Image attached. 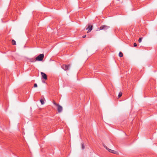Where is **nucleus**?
<instances>
[{
    "label": "nucleus",
    "instance_id": "11",
    "mask_svg": "<svg viewBox=\"0 0 157 157\" xmlns=\"http://www.w3.org/2000/svg\"><path fill=\"white\" fill-rule=\"evenodd\" d=\"M12 43L13 45L16 44V41L13 40L12 41Z\"/></svg>",
    "mask_w": 157,
    "mask_h": 157
},
{
    "label": "nucleus",
    "instance_id": "2",
    "mask_svg": "<svg viewBox=\"0 0 157 157\" xmlns=\"http://www.w3.org/2000/svg\"><path fill=\"white\" fill-rule=\"evenodd\" d=\"M71 65L69 64L68 65L63 64L62 66V68L65 71H66L70 67Z\"/></svg>",
    "mask_w": 157,
    "mask_h": 157
},
{
    "label": "nucleus",
    "instance_id": "13",
    "mask_svg": "<svg viewBox=\"0 0 157 157\" xmlns=\"http://www.w3.org/2000/svg\"><path fill=\"white\" fill-rule=\"evenodd\" d=\"M82 149H84L85 148V147L83 143H82Z\"/></svg>",
    "mask_w": 157,
    "mask_h": 157
},
{
    "label": "nucleus",
    "instance_id": "7",
    "mask_svg": "<svg viewBox=\"0 0 157 157\" xmlns=\"http://www.w3.org/2000/svg\"><path fill=\"white\" fill-rule=\"evenodd\" d=\"M109 150L108 151L111 152V153H113V154H117V152L115 151H114V150H111V149H109Z\"/></svg>",
    "mask_w": 157,
    "mask_h": 157
},
{
    "label": "nucleus",
    "instance_id": "3",
    "mask_svg": "<svg viewBox=\"0 0 157 157\" xmlns=\"http://www.w3.org/2000/svg\"><path fill=\"white\" fill-rule=\"evenodd\" d=\"M109 28V27L105 25H101L99 28L100 30H106Z\"/></svg>",
    "mask_w": 157,
    "mask_h": 157
},
{
    "label": "nucleus",
    "instance_id": "5",
    "mask_svg": "<svg viewBox=\"0 0 157 157\" xmlns=\"http://www.w3.org/2000/svg\"><path fill=\"white\" fill-rule=\"evenodd\" d=\"M41 74L42 75V78H43L45 80L47 79V75L45 73H44L43 72H41Z\"/></svg>",
    "mask_w": 157,
    "mask_h": 157
},
{
    "label": "nucleus",
    "instance_id": "4",
    "mask_svg": "<svg viewBox=\"0 0 157 157\" xmlns=\"http://www.w3.org/2000/svg\"><path fill=\"white\" fill-rule=\"evenodd\" d=\"M92 25H88V27L86 29V30H88L87 33L90 32L92 29Z\"/></svg>",
    "mask_w": 157,
    "mask_h": 157
},
{
    "label": "nucleus",
    "instance_id": "1",
    "mask_svg": "<svg viewBox=\"0 0 157 157\" xmlns=\"http://www.w3.org/2000/svg\"><path fill=\"white\" fill-rule=\"evenodd\" d=\"M44 58V55L43 54H40L35 59L36 60L34 61H41L43 60Z\"/></svg>",
    "mask_w": 157,
    "mask_h": 157
},
{
    "label": "nucleus",
    "instance_id": "9",
    "mask_svg": "<svg viewBox=\"0 0 157 157\" xmlns=\"http://www.w3.org/2000/svg\"><path fill=\"white\" fill-rule=\"evenodd\" d=\"M122 94L121 92H119V94H118V98H120L122 96Z\"/></svg>",
    "mask_w": 157,
    "mask_h": 157
},
{
    "label": "nucleus",
    "instance_id": "14",
    "mask_svg": "<svg viewBox=\"0 0 157 157\" xmlns=\"http://www.w3.org/2000/svg\"><path fill=\"white\" fill-rule=\"evenodd\" d=\"M142 39V37H140V38H139V40H138V41L139 43H140L141 42Z\"/></svg>",
    "mask_w": 157,
    "mask_h": 157
},
{
    "label": "nucleus",
    "instance_id": "12",
    "mask_svg": "<svg viewBox=\"0 0 157 157\" xmlns=\"http://www.w3.org/2000/svg\"><path fill=\"white\" fill-rule=\"evenodd\" d=\"M63 109H58V113H60L62 111Z\"/></svg>",
    "mask_w": 157,
    "mask_h": 157
},
{
    "label": "nucleus",
    "instance_id": "17",
    "mask_svg": "<svg viewBox=\"0 0 157 157\" xmlns=\"http://www.w3.org/2000/svg\"><path fill=\"white\" fill-rule=\"evenodd\" d=\"M104 147L108 151L109 150V148H108L107 147V146H104Z\"/></svg>",
    "mask_w": 157,
    "mask_h": 157
},
{
    "label": "nucleus",
    "instance_id": "8",
    "mask_svg": "<svg viewBox=\"0 0 157 157\" xmlns=\"http://www.w3.org/2000/svg\"><path fill=\"white\" fill-rule=\"evenodd\" d=\"M119 56L121 57H123V54L121 52H120L119 53Z\"/></svg>",
    "mask_w": 157,
    "mask_h": 157
},
{
    "label": "nucleus",
    "instance_id": "6",
    "mask_svg": "<svg viewBox=\"0 0 157 157\" xmlns=\"http://www.w3.org/2000/svg\"><path fill=\"white\" fill-rule=\"evenodd\" d=\"M53 103L55 107H57V108H62L61 106L56 103L54 101H53Z\"/></svg>",
    "mask_w": 157,
    "mask_h": 157
},
{
    "label": "nucleus",
    "instance_id": "18",
    "mask_svg": "<svg viewBox=\"0 0 157 157\" xmlns=\"http://www.w3.org/2000/svg\"><path fill=\"white\" fill-rule=\"evenodd\" d=\"M86 36V35H84L82 36V38H85Z\"/></svg>",
    "mask_w": 157,
    "mask_h": 157
},
{
    "label": "nucleus",
    "instance_id": "16",
    "mask_svg": "<svg viewBox=\"0 0 157 157\" xmlns=\"http://www.w3.org/2000/svg\"><path fill=\"white\" fill-rule=\"evenodd\" d=\"M133 45L134 47H136L137 46V44L136 43H135Z\"/></svg>",
    "mask_w": 157,
    "mask_h": 157
},
{
    "label": "nucleus",
    "instance_id": "15",
    "mask_svg": "<svg viewBox=\"0 0 157 157\" xmlns=\"http://www.w3.org/2000/svg\"><path fill=\"white\" fill-rule=\"evenodd\" d=\"M37 84H36V83H35L34 85V87H37Z\"/></svg>",
    "mask_w": 157,
    "mask_h": 157
},
{
    "label": "nucleus",
    "instance_id": "10",
    "mask_svg": "<svg viewBox=\"0 0 157 157\" xmlns=\"http://www.w3.org/2000/svg\"><path fill=\"white\" fill-rule=\"evenodd\" d=\"M40 101L42 105H43L44 104V101L43 99H40Z\"/></svg>",
    "mask_w": 157,
    "mask_h": 157
}]
</instances>
